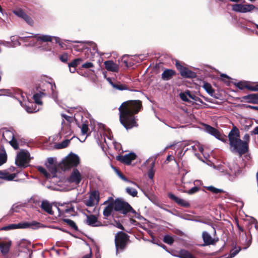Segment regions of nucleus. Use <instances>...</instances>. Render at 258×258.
<instances>
[{"label": "nucleus", "mask_w": 258, "mask_h": 258, "mask_svg": "<svg viewBox=\"0 0 258 258\" xmlns=\"http://www.w3.org/2000/svg\"><path fill=\"white\" fill-rule=\"evenodd\" d=\"M232 9L233 11L242 13V4H234L232 6Z\"/></svg>", "instance_id": "obj_46"}, {"label": "nucleus", "mask_w": 258, "mask_h": 258, "mask_svg": "<svg viewBox=\"0 0 258 258\" xmlns=\"http://www.w3.org/2000/svg\"><path fill=\"white\" fill-rule=\"evenodd\" d=\"M114 210L119 211L122 214H126L132 210L131 206L127 203L120 200H116L113 201Z\"/></svg>", "instance_id": "obj_8"}, {"label": "nucleus", "mask_w": 258, "mask_h": 258, "mask_svg": "<svg viewBox=\"0 0 258 258\" xmlns=\"http://www.w3.org/2000/svg\"><path fill=\"white\" fill-rule=\"evenodd\" d=\"M45 165L46 169L41 166H38V170L43 174L46 178H49L55 177L57 169L54 160L52 158H48Z\"/></svg>", "instance_id": "obj_4"}, {"label": "nucleus", "mask_w": 258, "mask_h": 258, "mask_svg": "<svg viewBox=\"0 0 258 258\" xmlns=\"http://www.w3.org/2000/svg\"><path fill=\"white\" fill-rule=\"evenodd\" d=\"M0 135H2L3 139L7 142H9L14 138L13 132L8 130H1Z\"/></svg>", "instance_id": "obj_17"}, {"label": "nucleus", "mask_w": 258, "mask_h": 258, "mask_svg": "<svg viewBox=\"0 0 258 258\" xmlns=\"http://www.w3.org/2000/svg\"><path fill=\"white\" fill-rule=\"evenodd\" d=\"M81 133L83 135H85L87 133L88 131V124L84 123L80 126Z\"/></svg>", "instance_id": "obj_49"}, {"label": "nucleus", "mask_w": 258, "mask_h": 258, "mask_svg": "<svg viewBox=\"0 0 258 258\" xmlns=\"http://www.w3.org/2000/svg\"><path fill=\"white\" fill-rule=\"evenodd\" d=\"M49 85L51 88L52 97L56 102H57V92L55 91V89H56L55 84L54 83H50Z\"/></svg>", "instance_id": "obj_41"}, {"label": "nucleus", "mask_w": 258, "mask_h": 258, "mask_svg": "<svg viewBox=\"0 0 258 258\" xmlns=\"http://www.w3.org/2000/svg\"><path fill=\"white\" fill-rule=\"evenodd\" d=\"M8 143L13 147L14 149L17 150L19 148L18 143L17 141L15 139V138L10 141Z\"/></svg>", "instance_id": "obj_45"}, {"label": "nucleus", "mask_w": 258, "mask_h": 258, "mask_svg": "<svg viewBox=\"0 0 258 258\" xmlns=\"http://www.w3.org/2000/svg\"><path fill=\"white\" fill-rule=\"evenodd\" d=\"M191 182L190 181L186 180L185 176H183L181 179V186L183 187L184 189L187 188V185L188 184H190Z\"/></svg>", "instance_id": "obj_50"}, {"label": "nucleus", "mask_w": 258, "mask_h": 258, "mask_svg": "<svg viewBox=\"0 0 258 258\" xmlns=\"http://www.w3.org/2000/svg\"><path fill=\"white\" fill-rule=\"evenodd\" d=\"M203 88L209 95L211 96L213 95L214 91L210 84L205 83L203 85Z\"/></svg>", "instance_id": "obj_37"}, {"label": "nucleus", "mask_w": 258, "mask_h": 258, "mask_svg": "<svg viewBox=\"0 0 258 258\" xmlns=\"http://www.w3.org/2000/svg\"><path fill=\"white\" fill-rule=\"evenodd\" d=\"M163 241L166 243L171 244L173 242V238L169 235H165L164 237Z\"/></svg>", "instance_id": "obj_47"}, {"label": "nucleus", "mask_w": 258, "mask_h": 258, "mask_svg": "<svg viewBox=\"0 0 258 258\" xmlns=\"http://www.w3.org/2000/svg\"><path fill=\"white\" fill-rule=\"evenodd\" d=\"M193 101L192 102H195L196 104L198 105H201L203 104H205L203 101L202 100V99L198 97H197L195 95H193L192 99Z\"/></svg>", "instance_id": "obj_51"}, {"label": "nucleus", "mask_w": 258, "mask_h": 258, "mask_svg": "<svg viewBox=\"0 0 258 258\" xmlns=\"http://www.w3.org/2000/svg\"><path fill=\"white\" fill-rule=\"evenodd\" d=\"M235 86L239 89L242 90L244 89H247L249 90V83L246 81H240L235 84Z\"/></svg>", "instance_id": "obj_34"}, {"label": "nucleus", "mask_w": 258, "mask_h": 258, "mask_svg": "<svg viewBox=\"0 0 258 258\" xmlns=\"http://www.w3.org/2000/svg\"><path fill=\"white\" fill-rule=\"evenodd\" d=\"M203 126L204 129L206 132L214 136L217 139L221 140V135L216 129L208 124H204Z\"/></svg>", "instance_id": "obj_15"}, {"label": "nucleus", "mask_w": 258, "mask_h": 258, "mask_svg": "<svg viewBox=\"0 0 258 258\" xmlns=\"http://www.w3.org/2000/svg\"><path fill=\"white\" fill-rule=\"evenodd\" d=\"M126 191L128 194L132 197H136L138 194L136 189L131 187H127L126 188Z\"/></svg>", "instance_id": "obj_44"}, {"label": "nucleus", "mask_w": 258, "mask_h": 258, "mask_svg": "<svg viewBox=\"0 0 258 258\" xmlns=\"http://www.w3.org/2000/svg\"><path fill=\"white\" fill-rule=\"evenodd\" d=\"M190 148L192 151L195 153V155L198 157L197 151H200L203 155V148L198 142H193L190 144Z\"/></svg>", "instance_id": "obj_24"}, {"label": "nucleus", "mask_w": 258, "mask_h": 258, "mask_svg": "<svg viewBox=\"0 0 258 258\" xmlns=\"http://www.w3.org/2000/svg\"><path fill=\"white\" fill-rule=\"evenodd\" d=\"M12 42L13 43L12 46L15 47L17 46H19L20 45V42H19V39H17V38L15 36H12L11 38Z\"/></svg>", "instance_id": "obj_52"}, {"label": "nucleus", "mask_w": 258, "mask_h": 258, "mask_svg": "<svg viewBox=\"0 0 258 258\" xmlns=\"http://www.w3.org/2000/svg\"><path fill=\"white\" fill-rule=\"evenodd\" d=\"M7 155L4 147L0 148V166L6 162Z\"/></svg>", "instance_id": "obj_32"}, {"label": "nucleus", "mask_w": 258, "mask_h": 258, "mask_svg": "<svg viewBox=\"0 0 258 258\" xmlns=\"http://www.w3.org/2000/svg\"><path fill=\"white\" fill-rule=\"evenodd\" d=\"M175 74V72L174 71L172 70H165L162 74V78L164 80H170L172 76Z\"/></svg>", "instance_id": "obj_30"}, {"label": "nucleus", "mask_w": 258, "mask_h": 258, "mask_svg": "<svg viewBox=\"0 0 258 258\" xmlns=\"http://www.w3.org/2000/svg\"><path fill=\"white\" fill-rule=\"evenodd\" d=\"M193 95L194 94H191L189 90H186L179 93V96L182 101L187 102H192V101L190 100L189 99H192Z\"/></svg>", "instance_id": "obj_22"}, {"label": "nucleus", "mask_w": 258, "mask_h": 258, "mask_svg": "<svg viewBox=\"0 0 258 258\" xmlns=\"http://www.w3.org/2000/svg\"><path fill=\"white\" fill-rule=\"evenodd\" d=\"M179 257L180 258H196L190 252L184 250H181Z\"/></svg>", "instance_id": "obj_38"}, {"label": "nucleus", "mask_w": 258, "mask_h": 258, "mask_svg": "<svg viewBox=\"0 0 258 258\" xmlns=\"http://www.w3.org/2000/svg\"><path fill=\"white\" fill-rule=\"evenodd\" d=\"M28 39H31L30 41L31 44L29 45L33 46L34 45V41H36L35 35H30L29 33H26V35L19 37V40L22 41L26 42Z\"/></svg>", "instance_id": "obj_27"}, {"label": "nucleus", "mask_w": 258, "mask_h": 258, "mask_svg": "<svg viewBox=\"0 0 258 258\" xmlns=\"http://www.w3.org/2000/svg\"><path fill=\"white\" fill-rule=\"evenodd\" d=\"M248 103H258V94H252L246 95L243 97Z\"/></svg>", "instance_id": "obj_25"}, {"label": "nucleus", "mask_w": 258, "mask_h": 258, "mask_svg": "<svg viewBox=\"0 0 258 258\" xmlns=\"http://www.w3.org/2000/svg\"><path fill=\"white\" fill-rule=\"evenodd\" d=\"M82 67L85 69L91 68L94 67V64L92 62H87L83 63L82 66Z\"/></svg>", "instance_id": "obj_56"}, {"label": "nucleus", "mask_w": 258, "mask_h": 258, "mask_svg": "<svg viewBox=\"0 0 258 258\" xmlns=\"http://www.w3.org/2000/svg\"><path fill=\"white\" fill-rule=\"evenodd\" d=\"M70 142V140H66L58 145V148H64L66 147Z\"/></svg>", "instance_id": "obj_54"}, {"label": "nucleus", "mask_w": 258, "mask_h": 258, "mask_svg": "<svg viewBox=\"0 0 258 258\" xmlns=\"http://www.w3.org/2000/svg\"><path fill=\"white\" fill-rule=\"evenodd\" d=\"M82 178V175L79 171L77 169H74L68 179V181L72 183L73 185L77 186L80 183Z\"/></svg>", "instance_id": "obj_9"}, {"label": "nucleus", "mask_w": 258, "mask_h": 258, "mask_svg": "<svg viewBox=\"0 0 258 258\" xmlns=\"http://www.w3.org/2000/svg\"><path fill=\"white\" fill-rule=\"evenodd\" d=\"M128 240V236L125 233L119 232L115 235V243L116 254L119 252V250L122 251L125 248Z\"/></svg>", "instance_id": "obj_6"}, {"label": "nucleus", "mask_w": 258, "mask_h": 258, "mask_svg": "<svg viewBox=\"0 0 258 258\" xmlns=\"http://www.w3.org/2000/svg\"><path fill=\"white\" fill-rule=\"evenodd\" d=\"M26 110L28 112L32 113V112H37V111H38V109L36 110V109L31 108L29 106V105H28L27 106Z\"/></svg>", "instance_id": "obj_62"}, {"label": "nucleus", "mask_w": 258, "mask_h": 258, "mask_svg": "<svg viewBox=\"0 0 258 258\" xmlns=\"http://www.w3.org/2000/svg\"><path fill=\"white\" fill-rule=\"evenodd\" d=\"M115 172L118 176L124 181H127V179L117 169H115Z\"/></svg>", "instance_id": "obj_60"}, {"label": "nucleus", "mask_w": 258, "mask_h": 258, "mask_svg": "<svg viewBox=\"0 0 258 258\" xmlns=\"http://www.w3.org/2000/svg\"><path fill=\"white\" fill-rule=\"evenodd\" d=\"M131 59L132 58L131 57L124 55L121 58V61L126 67H128L129 66H132L131 62Z\"/></svg>", "instance_id": "obj_39"}, {"label": "nucleus", "mask_w": 258, "mask_h": 258, "mask_svg": "<svg viewBox=\"0 0 258 258\" xmlns=\"http://www.w3.org/2000/svg\"><path fill=\"white\" fill-rule=\"evenodd\" d=\"M24 20L29 25H32L34 21L32 17H22Z\"/></svg>", "instance_id": "obj_55"}, {"label": "nucleus", "mask_w": 258, "mask_h": 258, "mask_svg": "<svg viewBox=\"0 0 258 258\" xmlns=\"http://www.w3.org/2000/svg\"><path fill=\"white\" fill-rule=\"evenodd\" d=\"M136 158V155L134 153H130L123 156H119L117 158L118 161L127 165H130L132 161Z\"/></svg>", "instance_id": "obj_13"}, {"label": "nucleus", "mask_w": 258, "mask_h": 258, "mask_svg": "<svg viewBox=\"0 0 258 258\" xmlns=\"http://www.w3.org/2000/svg\"><path fill=\"white\" fill-rule=\"evenodd\" d=\"M59 58L62 62H66L68 59V55L67 53H64L60 56Z\"/></svg>", "instance_id": "obj_58"}, {"label": "nucleus", "mask_w": 258, "mask_h": 258, "mask_svg": "<svg viewBox=\"0 0 258 258\" xmlns=\"http://www.w3.org/2000/svg\"><path fill=\"white\" fill-rule=\"evenodd\" d=\"M79 163L80 159L79 156L74 154H71L62 160L60 164V167L64 170H66L70 167L77 166Z\"/></svg>", "instance_id": "obj_5"}, {"label": "nucleus", "mask_w": 258, "mask_h": 258, "mask_svg": "<svg viewBox=\"0 0 258 258\" xmlns=\"http://www.w3.org/2000/svg\"><path fill=\"white\" fill-rule=\"evenodd\" d=\"M75 204V202H73ZM64 208L61 209L62 213L69 214L71 215H74L75 213V206L73 205V202L68 203L65 206H63Z\"/></svg>", "instance_id": "obj_20"}, {"label": "nucleus", "mask_w": 258, "mask_h": 258, "mask_svg": "<svg viewBox=\"0 0 258 258\" xmlns=\"http://www.w3.org/2000/svg\"><path fill=\"white\" fill-rule=\"evenodd\" d=\"M11 244V241L0 242V250L3 255H5L9 252Z\"/></svg>", "instance_id": "obj_19"}, {"label": "nucleus", "mask_w": 258, "mask_h": 258, "mask_svg": "<svg viewBox=\"0 0 258 258\" xmlns=\"http://www.w3.org/2000/svg\"><path fill=\"white\" fill-rule=\"evenodd\" d=\"M114 88L119 90H123L126 89L125 86L120 84H115V87H113Z\"/></svg>", "instance_id": "obj_59"}, {"label": "nucleus", "mask_w": 258, "mask_h": 258, "mask_svg": "<svg viewBox=\"0 0 258 258\" xmlns=\"http://www.w3.org/2000/svg\"><path fill=\"white\" fill-rule=\"evenodd\" d=\"M26 225H24V226H23L22 223H19V224H10L8 226H4L3 228H2V230H10L12 229H20L23 228V227H25Z\"/></svg>", "instance_id": "obj_29"}, {"label": "nucleus", "mask_w": 258, "mask_h": 258, "mask_svg": "<svg viewBox=\"0 0 258 258\" xmlns=\"http://www.w3.org/2000/svg\"><path fill=\"white\" fill-rule=\"evenodd\" d=\"M99 200V193L97 191H92L88 200L85 201V205L88 207H93L97 204Z\"/></svg>", "instance_id": "obj_11"}, {"label": "nucleus", "mask_w": 258, "mask_h": 258, "mask_svg": "<svg viewBox=\"0 0 258 258\" xmlns=\"http://www.w3.org/2000/svg\"><path fill=\"white\" fill-rule=\"evenodd\" d=\"M104 136H105L109 140H111L113 136L109 130H106L105 131Z\"/></svg>", "instance_id": "obj_57"}, {"label": "nucleus", "mask_w": 258, "mask_h": 258, "mask_svg": "<svg viewBox=\"0 0 258 258\" xmlns=\"http://www.w3.org/2000/svg\"><path fill=\"white\" fill-rule=\"evenodd\" d=\"M86 222L92 226H99L101 225V223L97 220V217L93 215L87 216Z\"/></svg>", "instance_id": "obj_21"}, {"label": "nucleus", "mask_w": 258, "mask_h": 258, "mask_svg": "<svg viewBox=\"0 0 258 258\" xmlns=\"http://www.w3.org/2000/svg\"><path fill=\"white\" fill-rule=\"evenodd\" d=\"M110 200H111V201H110V199H109L108 201H105L104 203V204L108 203V205L105 208L103 211V215L105 217L109 216L114 209L113 199L110 198Z\"/></svg>", "instance_id": "obj_18"}, {"label": "nucleus", "mask_w": 258, "mask_h": 258, "mask_svg": "<svg viewBox=\"0 0 258 258\" xmlns=\"http://www.w3.org/2000/svg\"><path fill=\"white\" fill-rule=\"evenodd\" d=\"M203 238L204 242L206 245L213 244L214 243V240L212 238L211 235L207 232L203 233Z\"/></svg>", "instance_id": "obj_28"}, {"label": "nucleus", "mask_w": 258, "mask_h": 258, "mask_svg": "<svg viewBox=\"0 0 258 258\" xmlns=\"http://www.w3.org/2000/svg\"><path fill=\"white\" fill-rule=\"evenodd\" d=\"M230 150L234 153L240 156L245 153L248 150L246 142H243L240 138V133L238 129L234 126L228 135Z\"/></svg>", "instance_id": "obj_2"}, {"label": "nucleus", "mask_w": 258, "mask_h": 258, "mask_svg": "<svg viewBox=\"0 0 258 258\" xmlns=\"http://www.w3.org/2000/svg\"><path fill=\"white\" fill-rule=\"evenodd\" d=\"M63 117L66 118V119L68 121L67 122H66L63 121L62 122V128H61V134L62 135H64L66 136H70L72 134V131L71 130V127L70 123L69 122H70L71 120H72V118L69 116H67L63 115Z\"/></svg>", "instance_id": "obj_12"}, {"label": "nucleus", "mask_w": 258, "mask_h": 258, "mask_svg": "<svg viewBox=\"0 0 258 258\" xmlns=\"http://www.w3.org/2000/svg\"><path fill=\"white\" fill-rule=\"evenodd\" d=\"M218 169L222 175L225 176L230 181L234 180L239 174L240 171L239 167L235 163H233L228 167L220 166L218 167Z\"/></svg>", "instance_id": "obj_3"}, {"label": "nucleus", "mask_w": 258, "mask_h": 258, "mask_svg": "<svg viewBox=\"0 0 258 258\" xmlns=\"http://www.w3.org/2000/svg\"><path fill=\"white\" fill-rule=\"evenodd\" d=\"M41 96L39 94H36L33 95V99L36 104L41 105L42 102L40 100Z\"/></svg>", "instance_id": "obj_48"}, {"label": "nucleus", "mask_w": 258, "mask_h": 258, "mask_svg": "<svg viewBox=\"0 0 258 258\" xmlns=\"http://www.w3.org/2000/svg\"><path fill=\"white\" fill-rule=\"evenodd\" d=\"M205 188L214 194H218L223 192L222 189L216 188L213 186H205Z\"/></svg>", "instance_id": "obj_40"}, {"label": "nucleus", "mask_w": 258, "mask_h": 258, "mask_svg": "<svg viewBox=\"0 0 258 258\" xmlns=\"http://www.w3.org/2000/svg\"><path fill=\"white\" fill-rule=\"evenodd\" d=\"M175 65L181 76L185 78H194L195 77L196 75L193 72L182 66L179 62H176Z\"/></svg>", "instance_id": "obj_10"}, {"label": "nucleus", "mask_w": 258, "mask_h": 258, "mask_svg": "<svg viewBox=\"0 0 258 258\" xmlns=\"http://www.w3.org/2000/svg\"><path fill=\"white\" fill-rule=\"evenodd\" d=\"M1 95H9L10 92L8 90L1 89L0 90Z\"/></svg>", "instance_id": "obj_63"}, {"label": "nucleus", "mask_w": 258, "mask_h": 258, "mask_svg": "<svg viewBox=\"0 0 258 258\" xmlns=\"http://www.w3.org/2000/svg\"><path fill=\"white\" fill-rule=\"evenodd\" d=\"M41 208L48 214H53L52 206L48 202L46 201H42L41 204Z\"/></svg>", "instance_id": "obj_26"}, {"label": "nucleus", "mask_w": 258, "mask_h": 258, "mask_svg": "<svg viewBox=\"0 0 258 258\" xmlns=\"http://www.w3.org/2000/svg\"><path fill=\"white\" fill-rule=\"evenodd\" d=\"M16 177V174H10L6 171H0V178L7 180H13Z\"/></svg>", "instance_id": "obj_23"}, {"label": "nucleus", "mask_w": 258, "mask_h": 258, "mask_svg": "<svg viewBox=\"0 0 258 258\" xmlns=\"http://www.w3.org/2000/svg\"><path fill=\"white\" fill-rule=\"evenodd\" d=\"M13 13L17 16H27L24 11L20 8H17L13 11Z\"/></svg>", "instance_id": "obj_43"}, {"label": "nucleus", "mask_w": 258, "mask_h": 258, "mask_svg": "<svg viewBox=\"0 0 258 258\" xmlns=\"http://www.w3.org/2000/svg\"><path fill=\"white\" fill-rule=\"evenodd\" d=\"M30 161V154L27 151L21 150L18 153L15 163L19 167H25Z\"/></svg>", "instance_id": "obj_7"}, {"label": "nucleus", "mask_w": 258, "mask_h": 258, "mask_svg": "<svg viewBox=\"0 0 258 258\" xmlns=\"http://www.w3.org/2000/svg\"><path fill=\"white\" fill-rule=\"evenodd\" d=\"M169 198L176 203L178 205L183 207H188L189 206V203L186 200L181 199L174 195L173 194L169 193L168 194Z\"/></svg>", "instance_id": "obj_14"}, {"label": "nucleus", "mask_w": 258, "mask_h": 258, "mask_svg": "<svg viewBox=\"0 0 258 258\" xmlns=\"http://www.w3.org/2000/svg\"><path fill=\"white\" fill-rule=\"evenodd\" d=\"M249 90L250 91H258V86H251L249 85Z\"/></svg>", "instance_id": "obj_64"}, {"label": "nucleus", "mask_w": 258, "mask_h": 258, "mask_svg": "<svg viewBox=\"0 0 258 258\" xmlns=\"http://www.w3.org/2000/svg\"><path fill=\"white\" fill-rule=\"evenodd\" d=\"M35 40L37 41H42L43 42H50L51 41L53 38V37L47 35H35Z\"/></svg>", "instance_id": "obj_31"}, {"label": "nucleus", "mask_w": 258, "mask_h": 258, "mask_svg": "<svg viewBox=\"0 0 258 258\" xmlns=\"http://www.w3.org/2000/svg\"><path fill=\"white\" fill-rule=\"evenodd\" d=\"M142 102L140 100H129L121 104L119 108V120L127 130L138 125L135 114L140 111Z\"/></svg>", "instance_id": "obj_1"}, {"label": "nucleus", "mask_w": 258, "mask_h": 258, "mask_svg": "<svg viewBox=\"0 0 258 258\" xmlns=\"http://www.w3.org/2000/svg\"><path fill=\"white\" fill-rule=\"evenodd\" d=\"M199 189L198 187L195 186L188 190H186L185 189L184 190V191L187 193L189 195H191V194L197 192L198 191H199Z\"/></svg>", "instance_id": "obj_53"}, {"label": "nucleus", "mask_w": 258, "mask_h": 258, "mask_svg": "<svg viewBox=\"0 0 258 258\" xmlns=\"http://www.w3.org/2000/svg\"><path fill=\"white\" fill-rule=\"evenodd\" d=\"M243 139L244 140V141H243V142H246L247 145H248V143L249 142V139H250V137H249V135L247 134H246L244 136Z\"/></svg>", "instance_id": "obj_61"}, {"label": "nucleus", "mask_w": 258, "mask_h": 258, "mask_svg": "<svg viewBox=\"0 0 258 258\" xmlns=\"http://www.w3.org/2000/svg\"><path fill=\"white\" fill-rule=\"evenodd\" d=\"M82 60L80 58L75 59L71 63H69L68 66L69 68H76Z\"/></svg>", "instance_id": "obj_42"}, {"label": "nucleus", "mask_w": 258, "mask_h": 258, "mask_svg": "<svg viewBox=\"0 0 258 258\" xmlns=\"http://www.w3.org/2000/svg\"><path fill=\"white\" fill-rule=\"evenodd\" d=\"M241 249L239 246H235L232 249L229 254L225 255L223 258H232L234 257L240 251Z\"/></svg>", "instance_id": "obj_33"}, {"label": "nucleus", "mask_w": 258, "mask_h": 258, "mask_svg": "<svg viewBox=\"0 0 258 258\" xmlns=\"http://www.w3.org/2000/svg\"><path fill=\"white\" fill-rule=\"evenodd\" d=\"M105 69L110 72H117L119 70L118 64L114 63L112 60H107L104 62Z\"/></svg>", "instance_id": "obj_16"}, {"label": "nucleus", "mask_w": 258, "mask_h": 258, "mask_svg": "<svg viewBox=\"0 0 258 258\" xmlns=\"http://www.w3.org/2000/svg\"><path fill=\"white\" fill-rule=\"evenodd\" d=\"M255 6L251 4H242V13L251 12L255 9Z\"/></svg>", "instance_id": "obj_35"}, {"label": "nucleus", "mask_w": 258, "mask_h": 258, "mask_svg": "<svg viewBox=\"0 0 258 258\" xmlns=\"http://www.w3.org/2000/svg\"><path fill=\"white\" fill-rule=\"evenodd\" d=\"M23 226L25 225V227H23V228H26L28 227H31L33 228H38L40 227V223L38 222H37L36 221H33L32 222H25L22 223Z\"/></svg>", "instance_id": "obj_36"}]
</instances>
